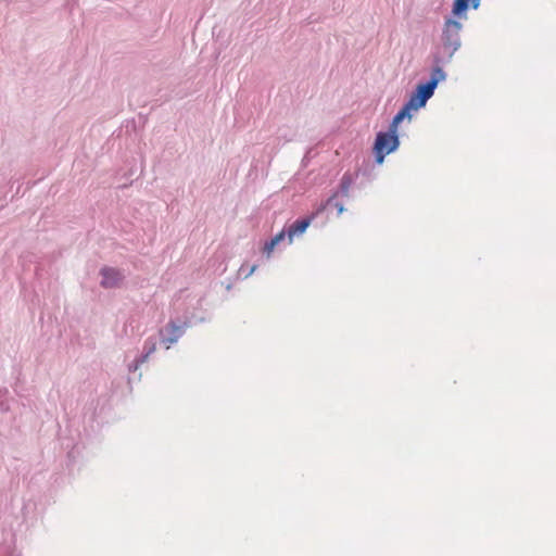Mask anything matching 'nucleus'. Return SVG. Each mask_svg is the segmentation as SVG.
Masks as SVG:
<instances>
[{
	"label": "nucleus",
	"instance_id": "obj_1",
	"mask_svg": "<svg viewBox=\"0 0 556 556\" xmlns=\"http://www.w3.org/2000/svg\"><path fill=\"white\" fill-rule=\"evenodd\" d=\"M437 78L430 79L426 84L418 85L415 92H413L406 104L393 117V126H399V124L404 118L410 119L412 111H417L420 108L425 106L427 101L432 97L434 89L437 88Z\"/></svg>",
	"mask_w": 556,
	"mask_h": 556
},
{
	"label": "nucleus",
	"instance_id": "obj_2",
	"mask_svg": "<svg viewBox=\"0 0 556 556\" xmlns=\"http://www.w3.org/2000/svg\"><path fill=\"white\" fill-rule=\"evenodd\" d=\"M397 126L390 125L388 132H379L374 144V152L377 163L381 164L386 155L393 152L399 147V138L396 135Z\"/></svg>",
	"mask_w": 556,
	"mask_h": 556
},
{
	"label": "nucleus",
	"instance_id": "obj_3",
	"mask_svg": "<svg viewBox=\"0 0 556 556\" xmlns=\"http://www.w3.org/2000/svg\"><path fill=\"white\" fill-rule=\"evenodd\" d=\"M462 29V24L454 20H447L444 24L443 33H442V42L444 49L447 51L448 55H453V53L460 46L459 33Z\"/></svg>",
	"mask_w": 556,
	"mask_h": 556
},
{
	"label": "nucleus",
	"instance_id": "obj_4",
	"mask_svg": "<svg viewBox=\"0 0 556 556\" xmlns=\"http://www.w3.org/2000/svg\"><path fill=\"white\" fill-rule=\"evenodd\" d=\"M102 281L104 288H114L119 286L123 280V275L115 268L105 267L101 270Z\"/></svg>",
	"mask_w": 556,
	"mask_h": 556
},
{
	"label": "nucleus",
	"instance_id": "obj_5",
	"mask_svg": "<svg viewBox=\"0 0 556 556\" xmlns=\"http://www.w3.org/2000/svg\"><path fill=\"white\" fill-rule=\"evenodd\" d=\"M313 218H314V215L311 217L295 220L292 225H290L288 230L286 231L289 242H292L293 238L295 236L302 235L307 229V227L311 225Z\"/></svg>",
	"mask_w": 556,
	"mask_h": 556
},
{
	"label": "nucleus",
	"instance_id": "obj_6",
	"mask_svg": "<svg viewBox=\"0 0 556 556\" xmlns=\"http://www.w3.org/2000/svg\"><path fill=\"white\" fill-rule=\"evenodd\" d=\"M165 330L168 332V338L165 339V341L167 342V349L169 348L170 344L175 343L182 334L184 330H182V327L175 324V323H169Z\"/></svg>",
	"mask_w": 556,
	"mask_h": 556
},
{
	"label": "nucleus",
	"instance_id": "obj_7",
	"mask_svg": "<svg viewBox=\"0 0 556 556\" xmlns=\"http://www.w3.org/2000/svg\"><path fill=\"white\" fill-rule=\"evenodd\" d=\"M285 237H286V231L281 230L270 241L265 243L263 251H264V253L266 254L267 257H270L275 247L279 242H281L285 239Z\"/></svg>",
	"mask_w": 556,
	"mask_h": 556
},
{
	"label": "nucleus",
	"instance_id": "obj_8",
	"mask_svg": "<svg viewBox=\"0 0 556 556\" xmlns=\"http://www.w3.org/2000/svg\"><path fill=\"white\" fill-rule=\"evenodd\" d=\"M472 7L477 9L479 7L480 0H470ZM469 0H455L453 5V13L458 15L465 12L468 8Z\"/></svg>",
	"mask_w": 556,
	"mask_h": 556
},
{
	"label": "nucleus",
	"instance_id": "obj_9",
	"mask_svg": "<svg viewBox=\"0 0 556 556\" xmlns=\"http://www.w3.org/2000/svg\"><path fill=\"white\" fill-rule=\"evenodd\" d=\"M353 184V177L351 174H344L340 182V191L344 197L349 195L350 188Z\"/></svg>",
	"mask_w": 556,
	"mask_h": 556
},
{
	"label": "nucleus",
	"instance_id": "obj_10",
	"mask_svg": "<svg viewBox=\"0 0 556 556\" xmlns=\"http://www.w3.org/2000/svg\"><path fill=\"white\" fill-rule=\"evenodd\" d=\"M444 77H445V74H444V72H443V70H442V68H440V67H435V68L433 70L431 79L437 78V79H438V83H439L441 79H444Z\"/></svg>",
	"mask_w": 556,
	"mask_h": 556
},
{
	"label": "nucleus",
	"instance_id": "obj_11",
	"mask_svg": "<svg viewBox=\"0 0 556 556\" xmlns=\"http://www.w3.org/2000/svg\"><path fill=\"white\" fill-rule=\"evenodd\" d=\"M334 206L338 210V214H341L344 211V207L341 203H336Z\"/></svg>",
	"mask_w": 556,
	"mask_h": 556
},
{
	"label": "nucleus",
	"instance_id": "obj_12",
	"mask_svg": "<svg viewBox=\"0 0 556 556\" xmlns=\"http://www.w3.org/2000/svg\"><path fill=\"white\" fill-rule=\"evenodd\" d=\"M255 269H256V265H253V266L250 268V270L248 271L247 277H248V276H250V275H252V274L255 271Z\"/></svg>",
	"mask_w": 556,
	"mask_h": 556
}]
</instances>
